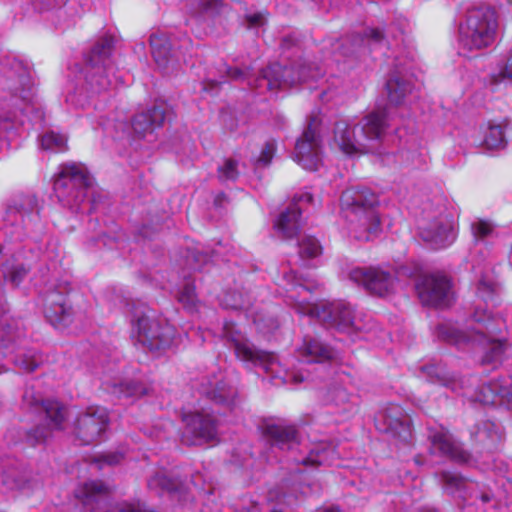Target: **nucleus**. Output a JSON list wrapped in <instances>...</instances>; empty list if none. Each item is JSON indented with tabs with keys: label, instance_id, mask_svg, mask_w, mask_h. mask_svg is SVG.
<instances>
[{
	"label": "nucleus",
	"instance_id": "nucleus-1",
	"mask_svg": "<svg viewBox=\"0 0 512 512\" xmlns=\"http://www.w3.org/2000/svg\"><path fill=\"white\" fill-rule=\"evenodd\" d=\"M283 280L286 286V303L299 314L307 315L324 325L347 333L362 331L366 328L349 303L344 301L309 302L306 295L318 288L317 282L298 278L293 271L285 274Z\"/></svg>",
	"mask_w": 512,
	"mask_h": 512
},
{
	"label": "nucleus",
	"instance_id": "nucleus-2",
	"mask_svg": "<svg viewBox=\"0 0 512 512\" xmlns=\"http://www.w3.org/2000/svg\"><path fill=\"white\" fill-rule=\"evenodd\" d=\"M504 323L501 318H492L485 311L481 312L480 308H476L473 314V321L467 326L466 330H462L456 323L443 322L437 327V336L460 349L468 347L480 346L487 349L483 357L484 363H495L501 359L502 354L506 350V343L484 335V330L493 335L501 330Z\"/></svg>",
	"mask_w": 512,
	"mask_h": 512
},
{
	"label": "nucleus",
	"instance_id": "nucleus-3",
	"mask_svg": "<svg viewBox=\"0 0 512 512\" xmlns=\"http://www.w3.org/2000/svg\"><path fill=\"white\" fill-rule=\"evenodd\" d=\"M377 195L368 188L351 187L340 198L341 211L351 237L369 241L381 232L379 213L376 210Z\"/></svg>",
	"mask_w": 512,
	"mask_h": 512
},
{
	"label": "nucleus",
	"instance_id": "nucleus-4",
	"mask_svg": "<svg viewBox=\"0 0 512 512\" xmlns=\"http://www.w3.org/2000/svg\"><path fill=\"white\" fill-rule=\"evenodd\" d=\"M223 337L230 343L239 360L261 367L272 379H279L281 383L295 384L305 380L302 373L289 372L284 369L275 355L257 350L234 323L226 321L223 324Z\"/></svg>",
	"mask_w": 512,
	"mask_h": 512
},
{
	"label": "nucleus",
	"instance_id": "nucleus-5",
	"mask_svg": "<svg viewBox=\"0 0 512 512\" xmlns=\"http://www.w3.org/2000/svg\"><path fill=\"white\" fill-rule=\"evenodd\" d=\"M387 126V113L385 109L370 112L361 122L362 136L356 137L354 128L347 120H339L335 124L333 141L337 147L347 155L366 153L370 146L366 141L380 140Z\"/></svg>",
	"mask_w": 512,
	"mask_h": 512
},
{
	"label": "nucleus",
	"instance_id": "nucleus-6",
	"mask_svg": "<svg viewBox=\"0 0 512 512\" xmlns=\"http://www.w3.org/2000/svg\"><path fill=\"white\" fill-rule=\"evenodd\" d=\"M497 17L490 7L468 10L465 20L459 26V43L469 52L489 47L495 40Z\"/></svg>",
	"mask_w": 512,
	"mask_h": 512
},
{
	"label": "nucleus",
	"instance_id": "nucleus-7",
	"mask_svg": "<svg viewBox=\"0 0 512 512\" xmlns=\"http://www.w3.org/2000/svg\"><path fill=\"white\" fill-rule=\"evenodd\" d=\"M91 186L92 178L81 163L62 164L54 180V192L58 200L75 210L79 209Z\"/></svg>",
	"mask_w": 512,
	"mask_h": 512
},
{
	"label": "nucleus",
	"instance_id": "nucleus-8",
	"mask_svg": "<svg viewBox=\"0 0 512 512\" xmlns=\"http://www.w3.org/2000/svg\"><path fill=\"white\" fill-rule=\"evenodd\" d=\"M114 41L113 36H104L96 43L88 55L83 71L86 94H99L102 91H106L112 85L108 74L114 72V66L110 60Z\"/></svg>",
	"mask_w": 512,
	"mask_h": 512
},
{
	"label": "nucleus",
	"instance_id": "nucleus-9",
	"mask_svg": "<svg viewBox=\"0 0 512 512\" xmlns=\"http://www.w3.org/2000/svg\"><path fill=\"white\" fill-rule=\"evenodd\" d=\"M74 494L81 503L83 512H148L139 502L120 503L108 507L110 488L98 480L80 484Z\"/></svg>",
	"mask_w": 512,
	"mask_h": 512
},
{
	"label": "nucleus",
	"instance_id": "nucleus-10",
	"mask_svg": "<svg viewBox=\"0 0 512 512\" xmlns=\"http://www.w3.org/2000/svg\"><path fill=\"white\" fill-rule=\"evenodd\" d=\"M132 333L137 342L150 351L166 349L175 343L174 327L167 322L162 324L158 319H152L145 313L133 320Z\"/></svg>",
	"mask_w": 512,
	"mask_h": 512
},
{
	"label": "nucleus",
	"instance_id": "nucleus-11",
	"mask_svg": "<svg viewBox=\"0 0 512 512\" xmlns=\"http://www.w3.org/2000/svg\"><path fill=\"white\" fill-rule=\"evenodd\" d=\"M182 420L185 423L181 441L185 445L212 444L217 441V423L215 418L202 409L201 411L184 412Z\"/></svg>",
	"mask_w": 512,
	"mask_h": 512
},
{
	"label": "nucleus",
	"instance_id": "nucleus-12",
	"mask_svg": "<svg viewBox=\"0 0 512 512\" xmlns=\"http://www.w3.org/2000/svg\"><path fill=\"white\" fill-rule=\"evenodd\" d=\"M321 119L312 115L302 136L297 140L293 159L304 169L315 171L321 165V148L318 129Z\"/></svg>",
	"mask_w": 512,
	"mask_h": 512
},
{
	"label": "nucleus",
	"instance_id": "nucleus-13",
	"mask_svg": "<svg viewBox=\"0 0 512 512\" xmlns=\"http://www.w3.org/2000/svg\"><path fill=\"white\" fill-rule=\"evenodd\" d=\"M107 410L98 407H88L86 412L80 415L75 424V437L79 445H90L102 441L108 426Z\"/></svg>",
	"mask_w": 512,
	"mask_h": 512
},
{
	"label": "nucleus",
	"instance_id": "nucleus-14",
	"mask_svg": "<svg viewBox=\"0 0 512 512\" xmlns=\"http://www.w3.org/2000/svg\"><path fill=\"white\" fill-rule=\"evenodd\" d=\"M416 290L419 299L426 306L444 308L451 305L454 299L451 281L442 273L423 277L416 284Z\"/></svg>",
	"mask_w": 512,
	"mask_h": 512
},
{
	"label": "nucleus",
	"instance_id": "nucleus-15",
	"mask_svg": "<svg viewBox=\"0 0 512 512\" xmlns=\"http://www.w3.org/2000/svg\"><path fill=\"white\" fill-rule=\"evenodd\" d=\"M348 277L370 294L381 297L392 293L396 286L394 275L379 266L352 268Z\"/></svg>",
	"mask_w": 512,
	"mask_h": 512
},
{
	"label": "nucleus",
	"instance_id": "nucleus-16",
	"mask_svg": "<svg viewBox=\"0 0 512 512\" xmlns=\"http://www.w3.org/2000/svg\"><path fill=\"white\" fill-rule=\"evenodd\" d=\"M355 385L349 373H337L325 395V402L337 412H349L356 404Z\"/></svg>",
	"mask_w": 512,
	"mask_h": 512
},
{
	"label": "nucleus",
	"instance_id": "nucleus-17",
	"mask_svg": "<svg viewBox=\"0 0 512 512\" xmlns=\"http://www.w3.org/2000/svg\"><path fill=\"white\" fill-rule=\"evenodd\" d=\"M69 284H59L45 297L44 314L47 320L56 328H64L71 322V308L67 305L66 294Z\"/></svg>",
	"mask_w": 512,
	"mask_h": 512
},
{
	"label": "nucleus",
	"instance_id": "nucleus-18",
	"mask_svg": "<svg viewBox=\"0 0 512 512\" xmlns=\"http://www.w3.org/2000/svg\"><path fill=\"white\" fill-rule=\"evenodd\" d=\"M375 426L380 432L390 433L403 441H408L411 438L409 419L397 405L378 412L375 416Z\"/></svg>",
	"mask_w": 512,
	"mask_h": 512
},
{
	"label": "nucleus",
	"instance_id": "nucleus-19",
	"mask_svg": "<svg viewBox=\"0 0 512 512\" xmlns=\"http://www.w3.org/2000/svg\"><path fill=\"white\" fill-rule=\"evenodd\" d=\"M311 201L312 195L307 191L296 194L287 211L280 214L274 223V228L283 238H292L297 234L300 228L302 207Z\"/></svg>",
	"mask_w": 512,
	"mask_h": 512
},
{
	"label": "nucleus",
	"instance_id": "nucleus-20",
	"mask_svg": "<svg viewBox=\"0 0 512 512\" xmlns=\"http://www.w3.org/2000/svg\"><path fill=\"white\" fill-rule=\"evenodd\" d=\"M433 451L459 464L475 465L477 461L467 453L444 428L430 435Z\"/></svg>",
	"mask_w": 512,
	"mask_h": 512
},
{
	"label": "nucleus",
	"instance_id": "nucleus-21",
	"mask_svg": "<svg viewBox=\"0 0 512 512\" xmlns=\"http://www.w3.org/2000/svg\"><path fill=\"white\" fill-rule=\"evenodd\" d=\"M294 73V67H282L280 64L274 63L264 69L260 77L253 80L249 78L248 85L255 88H260L265 85L270 91L292 87L296 85V78L293 76Z\"/></svg>",
	"mask_w": 512,
	"mask_h": 512
},
{
	"label": "nucleus",
	"instance_id": "nucleus-22",
	"mask_svg": "<svg viewBox=\"0 0 512 512\" xmlns=\"http://www.w3.org/2000/svg\"><path fill=\"white\" fill-rule=\"evenodd\" d=\"M23 403L31 409H41L45 412L46 419L53 429H61L66 416V408L54 400L43 401L39 395H36L33 389L27 388L23 395Z\"/></svg>",
	"mask_w": 512,
	"mask_h": 512
},
{
	"label": "nucleus",
	"instance_id": "nucleus-23",
	"mask_svg": "<svg viewBox=\"0 0 512 512\" xmlns=\"http://www.w3.org/2000/svg\"><path fill=\"white\" fill-rule=\"evenodd\" d=\"M419 235L433 249L445 248L451 245L455 239L452 224L446 219H437L429 225L421 227Z\"/></svg>",
	"mask_w": 512,
	"mask_h": 512
},
{
	"label": "nucleus",
	"instance_id": "nucleus-24",
	"mask_svg": "<svg viewBox=\"0 0 512 512\" xmlns=\"http://www.w3.org/2000/svg\"><path fill=\"white\" fill-rule=\"evenodd\" d=\"M198 389L200 394L205 395L215 404L230 408L236 403V390L223 381L222 374L213 375L211 379L202 382Z\"/></svg>",
	"mask_w": 512,
	"mask_h": 512
},
{
	"label": "nucleus",
	"instance_id": "nucleus-25",
	"mask_svg": "<svg viewBox=\"0 0 512 512\" xmlns=\"http://www.w3.org/2000/svg\"><path fill=\"white\" fill-rule=\"evenodd\" d=\"M262 430L280 449L287 446L288 450H293L299 444L295 427L287 424L284 420H267L263 423Z\"/></svg>",
	"mask_w": 512,
	"mask_h": 512
},
{
	"label": "nucleus",
	"instance_id": "nucleus-26",
	"mask_svg": "<svg viewBox=\"0 0 512 512\" xmlns=\"http://www.w3.org/2000/svg\"><path fill=\"white\" fill-rule=\"evenodd\" d=\"M444 489L452 494H458L464 500H477L481 499L483 503L490 501L491 497L487 493H478L473 490L474 483L468 481L456 473L445 471L441 475Z\"/></svg>",
	"mask_w": 512,
	"mask_h": 512
},
{
	"label": "nucleus",
	"instance_id": "nucleus-27",
	"mask_svg": "<svg viewBox=\"0 0 512 512\" xmlns=\"http://www.w3.org/2000/svg\"><path fill=\"white\" fill-rule=\"evenodd\" d=\"M421 374L430 382L449 387L455 392L462 387V381L456 379L455 376L450 375L442 363L433 362L422 366Z\"/></svg>",
	"mask_w": 512,
	"mask_h": 512
},
{
	"label": "nucleus",
	"instance_id": "nucleus-28",
	"mask_svg": "<svg viewBox=\"0 0 512 512\" xmlns=\"http://www.w3.org/2000/svg\"><path fill=\"white\" fill-rule=\"evenodd\" d=\"M165 119L164 105H155L151 110L137 113L132 120V128L135 133L144 134L151 130L153 125H161Z\"/></svg>",
	"mask_w": 512,
	"mask_h": 512
},
{
	"label": "nucleus",
	"instance_id": "nucleus-29",
	"mask_svg": "<svg viewBox=\"0 0 512 512\" xmlns=\"http://www.w3.org/2000/svg\"><path fill=\"white\" fill-rule=\"evenodd\" d=\"M386 92L391 104H400L413 92L410 81L405 80L400 72L393 73L386 82Z\"/></svg>",
	"mask_w": 512,
	"mask_h": 512
},
{
	"label": "nucleus",
	"instance_id": "nucleus-30",
	"mask_svg": "<svg viewBox=\"0 0 512 512\" xmlns=\"http://www.w3.org/2000/svg\"><path fill=\"white\" fill-rule=\"evenodd\" d=\"M383 41L382 32L375 28H369L364 30V35H352L351 38H346L343 40L341 44L343 49V54H346L348 51H355L364 46L372 47L374 45L380 44Z\"/></svg>",
	"mask_w": 512,
	"mask_h": 512
},
{
	"label": "nucleus",
	"instance_id": "nucleus-31",
	"mask_svg": "<svg viewBox=\"0 0 512 512\" xmlns=\"http://www.w3.org/2000/svg\"><path fill=\"white\" fill-rule=\"evenodd\" d=\"M3 484L7 486L8 489L18 490L23 493H29L40 486L38 481L32 479L29 473L17 470L9 471L3 477Z\"/></svg>",
	"mask_w": 512,
	"mask_h": 512
},
{
	"label": "nucleus",
	"instance_id": "nucleus-32",
	"mask_svg": "<svg viewBox=\"0 0 512 512\" xmlns=\"http://www.w3.org/2000/svg\"><path fill=\"white\" fill-rule=\"evenodd\" d=\"M476 439L483 444L484 448L491 452L503 441V431L499 425L493 422H485L478 429Z\"/></svg>",
	"mask_w": 512,
	"mask_h": 512
},
{
	"label": "nucleus",
	"instance_id": "nucleus-33",
	"mask_svg": "<svg viewBox=\"0 0 512 512\" xmlns=\"http://www.w3.org/2000/svg\"><path fill=\"white\" fill-rule=\"evenodd\" d=\"M300 355L306 358L307 362H321L332 358V351L316 339L305 338L299 348Z\"/></svg>",
	"mask_w": 512,
	"mask_h": 512
},
{
	"label": "nucleus",
	"instance_id": "nucleus-34",
	"mask_svg": "<svg viewBox=\"0 0 512 512\" xmlns=\"http://www.w3.org/2000/svg\"><path fill=\"white\" fill-rule=\"evenodd\" d=\"M150 46L153 58L159 67L166 68L171 61V44L164 34H153L150 37Z\"/></svg>",
	"mask_w": 512,
	"mask_h": 512
},
{
	"label": "nucleus",
	"instance_id": "nucleus-35",
	"mask_svg": "<svg viewBox=\"0 0 512 512\" xmlns=\"http://www.w3.org/2000/svg\"><path fill=\"white\" fill-rule=\"evenodd\" d=\"M508 386H500L496 382L483 385L475 400L484 405H494L498 403V398H504L509 394Z\"/></svg>",
	"mask_w": 512,
	"mask_h": 512
},
{
	"label": "nucleus",
	"instance_id": "nucleus-36",
	"mask_svg": "<svg viewBox=\"0 0 512 512\" xmlns=\"http://www.w3.org/2000/svg\"><path fill=\"white\" fill-rule=\"evenodd\" d=\"M27 274V269L19 258L7 260L3 265L4 279L13 286H18Z\"/></svg>",
	"mask_w": 512,
	"mask_h": 512
},
{
	"label": "nucleus",
	"instance_id": "nucleus-37",
	"mask_svg": "<svg viewBox=\"0 0 512 512\" xmlns=\"http://www.w3.org/2000/svg\"><path fill=\"white\" fill-rule=\"evenodd\" d=\"M498 292V285L490 275H485L479 279L476 287L477 297L484 301L486 305L489 303L494 305L495 297Z\"/></svg>",
	"mask_w": 512,
	"mask_h": 512
},
{
	"label": "nucleus",
	"instance_id": "nucleus-38",
	"mask_svg": "<svg viewBox=\"0 0 512 512\" xmlns=\"http://www.w3.org/2000/svg\"><path fill=\"white\" fill-rule=\"evenodd\" d=\"M334 454V449L325 446L321 449L312 450L305 458H294V460L298 463H302L304 466H318L323 464H330Z\"/></svg>",
	"mask_w": 512,
	"mask_h": 512
},
{
	"label": "nucleus",
	"instance_id": "nucleus-39",
	"mask_svg": "<svg viewBox=\"0 0 512 512\" xmlns=\"http://www.w3.org/2000/svg\"><path fill=\"white\" fill-rule=\"evenodd\" d=\"M299 257L305 261L315 259L322 253V247L319 241L312 236H304L298 243Z\"/></svg>",
	"mask_w": 512,
	"mask_h": 512
},
{
	"label": "nucleus",
	"instance_id": "nucleus-40",
	"mask_svg": "<svg viewBox=\"0 0 512 512\" xmlns=\"http://www.w3.org/2000/svg\"><path fill=\"white\" fill-rule=\"evenodd\" d=\"M41 147L53 152H64L67 150V137L53 131L45 133L40 140Z\"/></svg>",
	"mask_w": 512,
	"mask_h": 512
},
{
	"label": "nucleus",
	"instance_id": "nucleus-41",
	"mask_svg": "<svg viewBox=\"0 0 512 512\" xmlns=\"http://www.w3.org/2000/svg\"><path fill=\"white\" fill-rule=\"evenodd\" d=\"M176 486L175 481L168 478L165 472H159L148 480V488L156 494L173 492Z\"/></svg>",
	"mask_w": 512,
	"mask_h": 512
},
{
	"label": "nucleus",
	"instance_id": "nucleus-42",
	"mask_svg": "<svg viewBox=\"0 0 512 512\" xmlns=\"http://www.w3.org/2000/svg\"><path fill=\"white\" fill-rule=\"evenodd\" d=\"M506 141L502 125L489 124L484 138V145L488 149H500L505 147Z\"/></svg>",
	"mask_w": 512,
	"mask_h": 512
},
{
	"label": "nucleus",
	"instance_id": "nucleus-43",
	"mask_svg": "<svg viewBox=\"0 0 512 512\" xmlns=\"http://www.w3.org/2000/svg\"><path fill=\"white\" fill-rule=\"evenodd\" d=\"M113 394L117 395L118 397H139L142 395L147 394V388L144 387L141 383H134L129 382L125 384H114L112 386Z\"/></svg>",
	"mask_w": 512,
	"mask_h": 512
},
{
	"label": "nucleus",
	"instance_id": "nucleus-44",
	"mask_svg": "<svg viewBox=\"0 0 512 512\" xmlns=\"http://www.w3.org/2000/svg\"><path fill=\"white\" fill-rule=\"evenodd\" d=\"M471 231L476 240H484L493 232V225L489 221L477 219L472 222Z\"/></svg>",
	"mask_w": 512,
	"mask_h": 512
},
{
	"label": "nucleus",
	"instance_id": "nucleus-45",
	"mask_svg": "<svg viewBox=\"0 0 512 512\" xmlns=\"http://www.w3.org/2000/svg\"><path fill=\"white\" fill-rule=\"evenodd\" d=\"M15 365L19 368L31 372L34 371L40 364V356L36 353H28L23 356H17L14 360Z\"/></svg>",
	"mask_w": 512,
	"mask_h": 512
},
{
	"label": "nucleus",
	"instance_id": "nucleus-46",
	"mask_svg": "<svg viewBox=\"0 0 512 512\" xmlns=\"http://www.w3.org/2000/svg\"><path fill=\"white\" fill-rule=\"evenodd\" d=\"M281 504H291V496L282 494L277 490H272L268 495V510L269 512H283L277 506Z\"/></svg>",
	"mask_w": 512,
	"mask_h": 512
},
{
	"label": "nucleus",
	"instance_id": "nucleus-47",
	"mask_svg": "<svg viewBox=\"0 0 512 512\" xmlns=\"http://www.w3.org/2000/svg\"><path fill=\"white\" fill-rule=\"evenodd\" d=\"M491 80L494 84L501 83L505 80L512 81V49L506 63L500 67L497 74L491 76Z\"/></svg>",
	"mask_w": 512,
	"mask_h": 512
},
{
	"label": "nucleus",
	"instance_id": "nucleus-48",
	"mask_svg": "<svg viewBox=\"0 0 512 512\" xmlns=\"http://www.w3.org/2000/svg\"><path fill=\"white\" fill-rule=\"evenodd\" d=\"M221 303L225 308L245 309L243 295L240 292L227 293L221 299Z\"/></svg>",
	"mask_w": 512,
	"mask_h": 512
},
{
	"label": "nucleus",
	"instance_id": "nucleus-49",
	"mask_svg": "<svg viewBox=\"0 0 512 512\" xmlns=\"http://www.w3.org/2000/svg\"><path fill=\"white\" fill-rule=\"evenodd\" d=\"M195 286L191 283H186L183 289L179 292L178 300L186 307L192 308L195 305Z\"/></svg>",
	"mask_w": 512,
	"mask_h": 512
},
{
	"label": "nucleus",
	"instance_id": "nucleus-50",
	"mask_svg": "<svg viewBox=\"0 0 512 512\" xmlns=\"http://www.w3.org/2000/svg\"><path fill=\"white\" fill-rule=\"evenodd\" d=\"M276 150L274 141H268L261 150L260 156L256 160L257 166H266L270 163Z\"/></svg>",
	"mask_w": 512,
	"mask_h": 512
},
{
	"label": "nucleus",
	"instance_id": "nucleus-51",
	"mask_svg": "<svg viewBox=\"0 0 512 512\" xmlns=\"http://www.w3.org/2000/svg\"><path fill=\"white\" fill-rule=\"evenodd\" d=\"M236 166L237 164L234 160H226L224 165L221 166L218 170L219 178L223 181L234 180L237 176Z\"/></svg>",
	"mask_w": 512,
	"mask_h": 512
},
{
	"label": "nucleus",
	"instance_id": "nucleus-52",
	"mask_svg": "<svg viewBox=\"0 0 512 512\" xmlns=\"http://www.w3.org/2000/svg\"><path fill=\"white\" fill-rule=\"evenodd\" d=\"M222 0H199V13L204 15H213L220 11Z\"/></svg>",
	"mask_w": 512,
	"mask_h": 512
},
{
	"label": "nucleus",
	"instance_id": "nucleus-53",
	"mask_svg": "<svg viewBox=\"0 0 512 512\" xmlns=\"http://www.w3.org/2000/svg\"><path fill=\"white\" fill-rule=\"evenodd\" d=\"M406 160L409 166L420 169L426 166L427 155L423 151L411 152L406 154Z\"/></svg>",
	"mask_w": 512,
	"mask_h": 512
},
{
	"label": "nucleus",
	"instance_id": "nucleus-54",
	"mask_svg": "<svg viewBox=\"0 0 512 512\" xmlns=\"http://www.w3.org/2000/svg\"><path fill=\"white\" fill-rule=\"evenodd\" d=\"M236 512H261L258 502L251 497L241 499V503Z\"/></svg>",
	"mask_w": 512,
	"mask_h": 512
},
{
	"label": "nucleus",
	"instance_id": "nucleus-55",
	"mask_svg": "<svg viewBox=\"0 0 512 512\" xmlns=\"http://www.w3.org/2000/svg\"><path fill=\"white\" fill-rule=\"evenodd\" d=\"M295 72L297 73L296 84L300 82H306L309 79H314L316 75H319V72H316V74H314V72L312 71V67L310 65L300 66Z\"/></svg>",
	"mask_w": 512,
	"mask_h": 512
},
{
	"label": "nucleus",
	"instance_id": "nucleus-56",
	"mask_svg": "<svg viewBox=\"0 0 512 512\" xmlns=\"http://www.w3.org/2000/svg\"><path fill=\"white\" fill-rule=\"evenodd\" d=\"M122 458L123 456L120 453H107L97 459L96 462L98 467L102 468L104 465H116L120 463Z\"/></svg>",
	"mask_w": 512,
	"mask_h": 512
},
{
	"label": "nucleus",
	"instance_id": "nucleus-57",
	"mask_svg": "<svg viewBox=\"0 0 512 512\" xmlns=\"http://www.w3.org/2000/svg\"><path fill=\"white\" fill-rule=\"evenodd\" d=\"M48 429L45 427H38L29 434V439L33 444L45 442L48 437Z\"/></svg>",
	"mask_w": 512,
	"mask_h": 512
},
{
	"label": "nucleus",
	"instance_id": "nucleus-58",
	"mask_svg": "<svg viewBox=\"0 0 512 512\" xmlns=\"http://www.w3.org/2000/svg\"><path fill=\"white\" fill-rule=\"evenodd\" d=\"M248 28H257L265 24L266 19L262 13H255L246 16Z\"/></svg>",
	"mask_w": 512,
	"mask_h": 512
},
{
	"label": "nucleus",
	"instance_id": "nucleus-59",
	"mask_svg": "<svg viewBox=\"0 0 512 512\" xmlns=\"http://www.w3.org/2000/svg\"><path fill=\"white\" fill-rule=\"evenodd\" d=\"M34 6L39 9H50L54 8L62 3H64L65 0H32Z\"/></svg>",
	"mask_w": 512,
	"mask_h": 512
},
{
	"label": "nucleus",
	"instance_id": "nucleus-60",
	"mask_svg": "<svg viewBox=\"0 0 512 512\" xmlns=\"http://www.w3.org/2000/svg\"><path fill=\"white\" fill-rule=\"evenodd\" d=\"M226 78L237 80L242 77H246L247 74L238 68L225 67Z\"/></svg>",
	"mask_w": 512,
	"mask_h": 512
},
{
	"label": "nucleus",
	"instance_id": "nucleus-61",
	"mask_svg": "<svg viewBox=\"0 0 512 512\" xmlns=\"http://www.w3.org/2000/svg\"><path fill=\"white\" fill-rule=\"evenodd\" d=\"M25 95H22V99L26 102L25 107L22 108V111L25 114H28L33 109V94L32 91L29 89L25 92Z\"/></svg>",
	"mask_w": 512,
	"mask_h": 512
},
{
	"label": "nucleus",
	"instance_id": "nucleus-62",
	"mask_svg": "<svg viewBox=\"0 0 512 512\" xmlns=\"http://www.w3.org/2000/svg\"><path fill=\"white\" fill-rule=\"evenodd\" d=\"M13 339V334L11 332L10 326H5L0 328V342L5 343L6 341H10Z\"/></svg>",
	"mask_w": 512,
	"mask_h": 512
},
{
	"label": "nucleus",
	"instance_id": "nucleus-63",
	"mask_svg": "<svg viewBox=\"0 0 512 512\" xmlns=\"http://www.w3.org/2000/svg\"><path fill=\"white\" fill-rule=\"evenodd\" d=\"M84 96V91L83 89H81L80 91L78 92H75L73 94H69L67 96V102H70L72 104H80L81 106L84 105V103H82V100L81 98Z\"/></svg>",
	"mask_w": 512,
	"mask_h": 512
},
{
	"label": "nucleus",
	"instance_id": "nucleus-64",
	"mask_svg": "<svg viewBox=\"0 0 512 512\" xmlns=\"http://www.w3.org/2000/svg\"><path fill=\"white\" fill-rule=\"evenodd\" d=\"M59 257H60V254H59V253L54 254V251H53V250H52V251H46V252H45V254H44V258H45L46 260L51 261V266H52L53 268H55V267H56V264H57V262H58V258H59Z\"/></svg>",
	"mask_w": 512,
	"mask_h": 512
}]
</instances>
